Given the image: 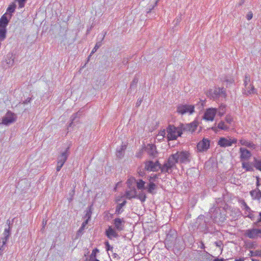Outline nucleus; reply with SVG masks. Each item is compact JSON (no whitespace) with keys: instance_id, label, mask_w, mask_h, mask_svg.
Returning <instances> with one entry per match:
<instances>
[{"instance_id":"obj_36","label":"nucleus","mask_w":261,"mask_h":261,"mask_svg":"<svg viewBox=\"0 0 261 261\" xmlns=\"http://www.w3.org/2000/svg\"><path fill=\"white\" fill-rule=\"evenodd\" d=\"M136 182V179L134 177H129L127 180L128 186L130 187Z\"/></svg>"},{"instance_id":"obj_22","label":"nucleus","mask_w":261,"mask_h":261,"mask_svg":"<svg viewBox=\"0 0 261 261\" xmlns=\"http://www.w3.org/2000/svg\"><path fill=\"white\" fill-rule=\"evenodd\" d=\"M8 22L9 20L7 17L5 15H3L0 19V28L6 29Z\"/></svg>"},{"instance_id":"obj_62","label":"nucleus","mask_w":261,"mask_h":261,"mask_svg":"<svg viewBox=\"0 0 261 261\" xmlns=\"http://www.w3.org/2000/svg\"><path fill=\"white\" fill-rule=\"evenodd\" d=\"M244 2V0H241V2L240 3V4H239V5H241L242 4H243Z\"/></svg>"},{"instance_id":"obj_64","label":"nucleus","mask_w":261,"mask_h":261,"mask_svg":"<svg viewBox=\"0 0 261 261\" xmlns=\"http://www.w3.org/2000/svg\"><path fill=\"white\" fill-rule=\"evenodd\" d=\"M96 261H99L98 259L96 260Z\"/></svg>"},{"instance_id":"obj_63","label":"nucleus","mask_w":261,"mask_h":261,"mask_svg":"<svg viewBox=\"0 0 261 261\" xmlns=\"http://www.w3.org/2000/svg\"><path fill=\"white\" fill-rule=\"evenodd\" d=\"M204 247V244L203 243H202V245H201V248H203Z\"/></svg>"},{"instance_id":"obj_24","label":"nucleus","mask_w":261,"mask_h":261,"mask_svg":"<svg viewBox=\"0 0 261 261\" xmlns=\"http://www.w3.org/2000/svg\"><path fill=\"white\" fill-rule=\"evenodd\" d=\"M242 168L244 169L246 171H253L254 170L252 166L248 162H242Z\"/></svg>"},{"instance_id":"obj_15","label":"nucleus","mask_w":261,"mask_h":261,"mask_svg":"<svg viewBox=\"0 0 261 261\" xmlns=\"http://www.w3.org/2000/svg\"><path fill=\"white\" fill-rule=\"evenodd\" d=\"M145 150L150 156H155L157 153L156 147L152 144H148L145 147Z\"/></svg>"},{"instance_id":"obj_3","label":"nucleus","mask_w":261,"mask_h":261,"mask_svg":"<svg viewBox=\"0 0 261 261\" xmlns=\"http://www.w3.org/2000/svg\"><path fill=\"white\" fill-rule=\"evenodd\" d=\"M207 95L213 99L220 97L225 98L226 97L225 90L223 88L215 87L214 89H210L207 92Z\"/></svg>"},{"instance_id":"obj_14","label":"nucleus","mask_w":261,"mask_h":261,"mask_svg":"<svg viewBox=\"0 0 261 261\" xmlns=\"http://www.w3.org/2000/svg\"><path fill=\"white\" fill-rule=\"evenodd\" d=\"M229 129V127L223 121H220L217 126L216 125L212 127V129L215 132H217L219 130H223L227 131Z\"/></svg>"},{"instance_id":"obj_27","label":"nucleus","mask_w":261,"mask_h":261,"mask_svg":"<svg viewBox=\"0 0 261 261\" xmlns=\"http://www.w3.org/2000/svg\"><path fill=\"white\" fill-rule=\"evenodd\" d=\"M217 109V112L218 115L220 116H222L225 112V111H226V106L225 105H221L219 108L218 109Z\"/></svg>"},{"instance_id":"obj_33","label":"nucleus","mask_w":261,"mask_h":261,"mask_svg":"<svg viewBox=\"0 0 261 261\" xmlns=\"http://www.w3.org/2000/svg\"><path fill=\"white\" fill-rule=\"evenodd\" d=\"M243 206H244V209L245 211V214L247 215L248 213H250V212H253V211L251 210V208L247 205L245 201H243L242 203Z\"/></svg>"},{"instance_id":"obj_31","label":"nucleus","mask_w":261,"mask_h":261,"mask_svg":"<svg viewBox=\"0 0 261 261\" xmlns=\"http://www.w3.org/2000/svg\"><path fill=\"white\" fill-rule=\"evenodd\" d=\"M136 198L140 200L141 202H144L146 200V196L144 193L142 192L138 195L137 194Z\"/></svg>"},{"instance_id":"obj_49","label":"nucleus","mask_w":261,"mask_h":261,"mask_svg":"<svg viewBox=\"0 0 261 261\" xmlns=\"http://www.w3.org/2000/svg\"><path fill=\"white\" fill-rule=\"evenodd\" d=\"M215 244L216 246L220 247L222 244V243L221 241L215 242Z\"/></svg>"},{"instance_id":"obj_58","label":"nucleus","mask_w":261,"mask_h":261,"mask_svg":"<svg viewBox=\"0 0 261 261\" xmlns=\"http://www.w3.org/2000/svg\"><path fill=\"white\" fill-rule=\"evenodd\" d=\"M244 258H240L239 259H236V261H244Z\"/></svg>"},{"instance_id":"obj_39","label":"nucleus","mask_w":261,"mask_h":261,"mask_svg":"<svg viewBox=\"0 0 261 261\" xmlns=\"http://www.w3.org/2000/svg\"><path fill=\"white\" fill-rule=\"evenodd\" d=\"M225 120L227 123L229 124H232V123L233 122V118L230 115H227Z\"/></svg>"},{"instance_id":"obj_4","label":"nucleus","mask_w":261,"mask_h":261,"mask_svg":"<svg viewBox=\"0 0 261 261\" xmlns=\"http://www.w3.org/2000/svg\"><path fill=\"white\" fill-rule=\"evenodd\" d=\"M167 138L168 141L176 140L179 136V131L174 126L169 125L167 128Z\"/></svg>"},{"instance_id":"obj_20","label":"nucleus","mask_w":261,"mask_h":261,"mask_svg":"<svg viewBox=\"0 0 261 261\" xmlns=\"http://www.w3.org/2000/svg\"><path fill=\"white\" fill-rule=\"evenodd\" d=\"M156 178V175L154 176L153 177H150V178L149 179L150 181V182L148 184V187H147V191L149 193L153 194L154 191L156 189V185L153 182L151 181V180L152 179Z\"/></svg>"},{"instance_id":"obj_16","label":"nucleus","mask_w":261,"mask_h":261,"mask_svg":"<svg viewBox=\"0 0 261 261\" xmlns=\"http://www.w3.org/2000/svg\"><path fill=\"white\" fill-rule=\"evenodd\" d=\"M191 160V156L189 152L180 151V163H188Z\"/></svg>"},{"instance_id":"obj_6","label":"nucleus","mask_w":261,"mask_h":261,"mask_svg":"<svg viewBox=\"0 0 261 261\" xmlns=\"http://www.w3.org/2000/svg\"><path fill=\"white\" fill-rule=\"evenodd\" d=\"M16 120V115L13 113L8 112L6 113L5 116L3 117L2 120V123L3 124L8 125L14 122Z\"/></svg>"},{"instance_id":"obj_10","label":"nucleus","mask_w":261,"mask_h":261,"mask_svg":"<svg viewBox=\"0 0 261 261\" xmlns=\"http://www.w3.org/2000/svg\"><path fill=\"white\" fill-rule=\"evenodd\" d=\"M259 231V228H251L245 230L244 236L249 239H256L258 238L257 232Z\"/></svg>"},{"instance_id":"obj_47","label":"nucleus","mask_w":261,"mask_h":261,"mask_svg":"<svg viewBox=\"0 0 261 261\" xmlns=\"http://www.w3.org/2000/svg\"><path fill=\"white\" fill-rule=\"evenodd\" d=\"M253 253H254V255L255 256H261V250H255Z\"/></svg>"},{"instance_id":"obj_30","label":"nucleus","mask_w":261,"mask_h":261,"mask_svg":"<svg viewBox=\"0 0 261 261\" xmlns=\"http://www.w3.org/2000/svg\"><path fill=\"white\" fill-rule=\"evenodd\" d=\"M137 188L142 190L144 188L145 182L142 179H139L136 181Z\"/></svg>"},{"instance_id":"obj_44","label":"nucleus","mask_w":261,"mask_h":261,"mask_svg":"<svg viewBox=\"0 0 261 261\" xmlns=\"http://www.w3.org/2000/svg\"><path fill=\"white\" fill-rule=\"evenodd\" d=\"M252 213L253 212H250V213H248L247 215L248 218H250L252 220H253L255 219V216Z\"/></svg>"},{"instance_id":"obj_50","label":"nucleus","mask_w":261,"mask_h":261,"mask_svg":"<svg viewBox=\"0 0 261 261\" xmlns=\"http://www.w3.org/2000/svg\"><path fill=\"white\" fill-rule=\"evenodd\" d=\"M88 220H86L85 221H84L83 223V224H82V228H83L88 223Z\"/></svg>"},{"instance_id":"obj_35","label":"nucleus","mask_w":261,"mask_h":261,"mask_svg":"<svg viewBox=\"0 0 261 261\" xmlns=\"http://www.w3.org/2000/svg\"><path fill=\"white\" fill-rule=\"evenodd\" d=\"M8 238L4 237L2 238V242H0V250H3V247L6 244Z\"/></svg>"},{"instance_id":"obj_51","label":"nucleus","mask_w":261,"mask_h":261,"mask_svg":"<svg viewBox=\"0 0 261 261\" xmlns=\"http://www.w3.org/2000/svg\"><path fill=\"white\" fill-rule=\"evenodd\" d=\"M204 218H205V217H204V216L203 215H200V216H199L198 217V219H197V221H199V220H204Z\"/></svg>"},{"instance_id":"obj_43","label":"nucleus","mask_w":261,"mask_h":261,"mask_svg":"<svg viewBox=\"0 0 261 261\" xmlns=\"http://www.w3.org/2000/svg\"><path fill=\"white\" fill-rule=\"evenodd\" d=\"M15 11V7L12 6H9L7 9V12L9 13H13Z\"/></svg>"},{"instance_id":"obj_8","label":"nucleus","mask_w":261,"mask_h":261,"mask_svg":"<svg viewBox=\"0 0 261 261\" xmlns=\"http://www.w3.org/2000/svg\"><path fill=\"white\" fill-rule=\"evenodd\" d=\"M217 112L216 108H209L206 109L203 116V118L206 121H213L214 117Z\"/></svg>"},{"instance_id":"obj_11","label":"nucleus","mask_w":261,"mask_h":261,"mask_svg":"<svg viewBox=\"0 0 261 261\" xmlns=\"http://www.w3.org/2000/svg\"><path fill=\"white\" fill-rule=\"evenodd\" d=\"M240 154V159L242 161L249 160L252 154L251 152L245 148L241 147L239 151Z\"/></svg>"},{"instance_id":"obj_46","label":"nucleus","mask_w":261,"mask_h":261,"mask_svg":"<svg viewBox=\"0 0 261 261\" xmlns=\"http://www.w3.org/2000/svg\"><path fill=\"white\" fill-rule=\"evenodd\" d=\"M259 218L257 219V220L256 221V222H254L253 223V225H257V224L261 222V212H260L259 213Z\"/></svg>"},{"instance_id":"obj_59","label":"nucleus","mask_w":261,"mask_h":261,"mask_svg":"<svg viewBox=\"0 0 261 261\" xmlns=\"http://www.w3.org/2000/svg\"><path fill=\"white\" fill-rule=\"evenodd\" d=\"M120 200V198L117 197L116 199V202H118Z\"/></svg>"},{"instance_id":"obj_61","label":"nucleus","mask_w":261,"mask_h":261,"mask_svg":"<svg viewBox=\"0 0 261 261\" xmlns=\"http://www.w3.org/2000/svg\"><path fill=\"white\" fill-rule=\"evenodd\" d=\"M106 33H107L106 32H105V33H104V34L103 35L102 38V40L104 39V38H105V36L106 35Z\"/></svg>"},{"instance_id":"obj_32","label":"nucleus","mask_w":261,"mask_h":261,"mask_svg":"<svg viewBox=\"0 0 261 261\" xmlns=\"http://www.w3.org/2000/svg\"><path fill=\"white\" fill-rule=\"evenodd\" d=\"M126 201H124L122 203L119 204L116 209V213L118 214H120L121 212V209L123 206L125 204Z\"/></svg>"},{"instance_id":"obj_21","label":"nucleus","mask_w":261,"mask_h":261,"mask_svg":"<svg viewBox=\"0 0 261 261\" xmlns=\"http://www.w3.org/2000/svg\"><path fill=\"white\" fill-rule=\"evenodd\" d=\"M123 223H124V221H123L120 218H116L114 220L115 226L116 228V229L118 230H121L123 229Z\"/></svg>"},{"instance_id":"obj_41","label":"nucleus","mask_w":261,"mask_h":261,"mask_svg":"<svg viewBox=\"0 0 261 261\" xmlns=\"http://www.w3.org/2000/svg\"><path fill=\"white\" fill-rule=\"evenodd\" d=\"M3 234H4L5 237L9 238V237L10 236V227H9L8 229H5V230L4 231V233H3Z\"/></svg>"},{"instance_id":"obj_42","label":"nucleus","mask_w":261,"mask_h":261,"mask_svg":"<svg viewBox=\"0 0 261 261\" xmlns=\"http://www.w3.org/2000/svg\"><path fill=\"white\" fill-rule=\"evenodd\" d=\"M27 0H18L19 7L22 8L24 6V3Z\"/></svg>"},{"instance_id":"obj_18","label":"nucleus","mask_w":261,"mask_h":261,"mask_svg":"<svg viewBox=\"0 0 261 261\" xmlns=\"http://www.w3.org/2000/svg\"><path fill=\"white\" fill-rule=\"evenodd\" d=\"M106 234L107 237L111 240L114 238H117L118 237L117 232L111 227H109L106 230Z\"/></svg>"},{"instance_id":"obj_26","label":"nucleus","mask_w":261,"mask_h":261,"mask_svg":"<svg viewBox=\"0 0 261 261\" xmlns=\"http://www.w3.org/2000/svg\"><path fill=\"white\" fill-rule=\"evenodd\" d=\"M99 251L98 249L95 248L92 250V252L90 255L89 261H96V253Z\"/></svg>"},{"instance_id":"obj_25","label":"nucleus","mask_w":261,"mask_h":261,"mask_svg":"<svg viewBox=\"0 0 261 261\" xmlns=\"http://www.w3.org/2000/svg\"><path fill=\"white\" fill-rule=\"evenodd\" d=\"M254 87L251 84H248L247 88H244V93L246 94H250L254 93Z\"/></svg>"},{"instance_id":"obj_40","label":"nucleus","mask_w":261,"mask_h":261,"mask_svg":"<svg viewBox=\"0 0 261 261\" xmlns=\"http://www.w3.org/2000/svg\"><path fill=\"white\" fill-rule=\"evenodd\" d=\"M247 245L249 249H255L256 247L257 244L255 242H253L248 243Z\"/></svg>"},{"instance_id":"obj_38","label":"nucleus","mask_w":261,"mask_h":261,"mask_svg":"<svg viewBox=\"0 0 261 261\" xmlns=\"http://www.w3.org/2000/svg\"><path fill=\"white\" fill-rule=\"evenodd\" d=\"M199 227L203 229V230H206V232H209L207 227V222L205 220L203 224H200Z\"/></svg>"},{"instance_id":"obj_45","label":"nucleus","mask_w":261,"mask_h":261,"mask_svg":"<svg viewBox=\"0 0 261 261\" xmlns=\"http://www.w3.org/2000/svg\"><path fill=\"white\" fill-rule=\"evenodd\" d=\"M252 17H253V14L251 12H248L246 15V18H247V20H250V19H251Z\"/></svg>"},{"instance_id":"obj_13","label":"nucleus","mask_w":261,"mask_h":261,"mask_svg":"<svg viewBox=\"0 0 261 261\" xmlns=\"http://www.w3.org/2000/svg\"><path fill=\"white\" fill-rule=\"evenodd\" d=\"M210 146V142L208 139H203L202 141H200L197 145V149L200 151H204L206 150Z\"/></svg>"},{"instance_id":"obj_5","label":"nucleus","mask_w":261,"mask_h":261,"mask_svg":"<svg viewBox=\"0 0 261 261\" xmlns=\"http://www.w3.org/2000/svg\"><path fill=\"white\" fill-rule=\"evenodd\" d=\"M195 112V107L192 105H180V115H191Z\"/></svg>"},{"instance_id":"obj_60","label":"nucleus","mask_w":261,"mask_h":261,"mask_svg":"<svg viewBox=\"0 0 261 261\" xmlns=\"http://www.w3.org/2000/svg\"><path fill=\"white\" fill-rule=\"evenodd\" d=\"M259 185H259V181H258V180H257V181L256 182V186L258 187H259Z\"/></svg>"},{"instance_id":"obj_56","label":"nucleus","mask_w":261,"mask_h":261,"mask_svg":"<svg viewBox=\"0 0 261 261\" xmlns=\"http://www.w3.org/2000/svg\"><path fill=\"white\" fill-rule=\"evenodd\" d=\"M253 252H254V251H250V256H255V255H254V253H253Z\"/></svg>"},{"instance_id":"obj_12","label":"nucleus","mask_w":261,"mask_h":261,"mask_svg":"<svg viewBox=\"0 0 261 261\" xmlns=\"http://www.w3.org/2000/svg\"><path fill=\"white\" fill-rule=\"evenodd\" d=\"M67 156L68 152L67 150H66L65 152H63L59 157L57 167V171H59L61 170V168L64 164L66 161L67 160Z\"/></svg>"},{"instance_id":"obj_2","label":"nucleus","mask_w":261,"mask_h":261,"mask_svg":"<svg viewBox=\"0 0 261 261\" xmlns=\"http://www.w3.org/2000/svg\"><path fill=\"white\" fill-rule=\"evenodd\" d=\"M209 214L213 222L219 225L223 223L226 220L225 211L222 208L213 207L210 210Z\"/></svg>"},{"instance_id":"obj_1","label":"nucleus","mask_w":261,"mask_h":261,"mask_svg":"<svg viewBox=\"0 0 261 261\" xmlns=\"http://www.w3.org/2000/svg\"><path fill=\"white\" fill-rule=\"evenodd\" d=\"M179 159V154L177 152L175 154L170 156L167 162L163 166L158 161L153 163L152 161H148L145 164V169L151 171H156L161 169L163 172H169L170 170L174 167Z\"/></svg>"},{"instance_id":"obj_55","label":"nucleus","mask_w":261,"mask_h":261,"mask_svg":"<svg viewBox=\"0 0 261 261\" xmlns=\"http://www.w3.org/2000/svg\"><path fill=\"white\" fill-rule=\"evenodd\" d=\"M214 261H224V259L223 258H221V259H219V258H216V259H215L214 260Z\"/></svg>"},{"instance_id":"obj_23","label":"nucleus","mask_w":261,"mask_h":261,"mask_svg":"<svg viewBox=\"0 0 261 261\" xmlns=\"http://www.w3.org/2000/svg\"><path fill=\"white\" fill-rule=\"evenodd\" d=\"M240 143L242 145L246 146L249 148H255L256 145L252 142H248L245 140H240Z\"/></svg>"},{"instance_id":"obj_48","label":"nucleus","mask_w":261,"mask_h":261,"mask_svg":"<svg viewBox=\"0 0 261 261\" xmlns=\"http://www.w3.org/2000/svg\"><path fill=\"white\" fill-rule=\"evenodd\" d=\"M165 135H166V131H165V130H163L161 131L158 134V136H162L163 138H164Z\"/></svg>"},{"instance_id":"obj_57","label":"nucleus","mask_w":261,"mask_h":261,"mask_svg":"<svg viewBox=\"0 0 261 261\" xmlns=\"http://www.w3.org/2000/svg\"><path fill=\"white\" fill-rule=\"evenodd\" d=\"M157 3H158V1H156V2H155V3L154 6L152 8V9H150L149 10V11L147 12V13H149V12H150V11H151L152 9H153L154 7V6H155L157 5Z\"/></svg>"},{"instance_id":"obj_37","label":"nucleus","mask_w":261,"mask_h":261,"mask_svg":"<svg viewBox=\"0 0 261 261\" xmlns=\"http://www.w3.org/2000/svg\"><path fill=\"white\" fill-rule=\"evenodd\" d=\"M101 41H99L97 42L94 46V47L93 48L91 54H94L95 52L96 51V50L101 46Z\"/></svg>"},{"instance_id":"obj_53","label":"nucleus","mask_w":261,"mask_h":261,"mask_svg":"<svg viewBox=\"0 0 261 261\" xmlns=\"http://www.w3.org/2000/svg\"><path fill=\"white\" fill-rule=\"evenodd\" d=\"M7 64H14V60H13V59L9 60V61L7 62Z\"/></svg>"},{"instance_id":"obj_7","label":"nucleus","mask_w":261,"mask_h":261,"mask_svg":"<svg viewBox=\"0 0 261 261\" xmlns=\"http://www.w3.org/2000/svg\"><path fill=\"white\" fill-rule=\"evenodd\" d=\"M198 123L196 121L185 124L180 123V136L182 134V130L189 131L191 133L194 132L196 129Z\"/></svg>"},{"instance_id":"obj_19","label":"nucleus","mask_w":261,"mask_h":261,"mask_svg":"<svg viewBox=\"0 0 261 261\" xmlns=\"http://www.w3.org/2000/svg\"><path fill=\"white\" fill-rule=\"evenodd\" d=\"M125 196L127 199L135 198L137 196V191L135 188L127 190L125 192Z\"/></svg>"},{"instance_id":"obj_28","label":"nucleus","mask_w":261,"mask_h":261,"mask_svg":"<svg viewBox=\"0 0 261 261\" xmlns=\"http://www.w3.org/2000/svg\"><path fill=\"white\" fill-rule=\"evenodd\" d=\"M254 167L257 169L261 171V160H257L255 158H254Z\"/></svg>"},{"instance_id":"obj_17","label":"nucleus","mask_w":261,"mask_h":261,"mask_svg":"<svg viewBox=\"0 0 261 261\" xmlns=\"http://www.w3.org/2000/svg\"><path fill=\"white\" fill-rule=\"evenodd\" d=\"M250 194L253 199L259 200L261 198V191L258 188L251 191Z\"/></svg>"},{"instance_id":"obj_9","label":"nucleus","mask_w":261,"mask_h":261,"mask_svg":"<svg viewBox=\"0 0 261 261\" xmlns=\"http://www.w3.org/2000/svg\"><path fill=\"white\" fill-rule=\"evenodd\" d=\"M237 139L221 137L218 141V145L222 147L230 146L232 144L237 143Z\"/></svg>"},{"instance_id":"obj_34","label":"nucleus","mask_w":261,"mask_h":261,"mask_svg":"<svg viewBox=\"0 0 261 261\" xmlns=\"http://www.w3.org/2000/svg\"><path fill=\"white\" fill-rule=\"evenodd\" d=\"M250 77L249 74H246L244 79V86L245 88H247V86L250 84Z\"/></svg>"},{"instance_id":"obj_54","label":"nucleus","mask_w":261,"mask_h":261,"mask_svg":"<svg viewBox=\"0 0 261 261\" xmlns=\"http://www.w3.org/2000/svg\"><path fill=\"white\" fill-rule=\"evenodd\" d=\"M106 246L107 247V250H109V247H110V244H109V243L108 242H107L106 243Z\"/></svg>"},{"instance_id":"obj_52","label":"nucleus","mask_w":261,"mask_h":261,"mask_svg":"<svg viewBox=\"0 0 261 261\" xmlns=\"http://www.w3.org/2000/svg\"><path fill=\"white\" fill-rule=\"evenodd\" d=\"M257 237L258 238H261V228H259V231L257 232Z\"/></svg>"},{"instance_id":"obj_29","label":"nucleus","mask_w":261,"mask_h":261,"mask_svg":"<svg viewBox=\"0 0 261 261\" xmlns=\"http://www.w3.org/2000/svg\"><path fill=\"white\" fill-rule=\"evenodd\" d=\"M6 29L0 28V42L6 38Z\"/></svg>"}]
</instances>
